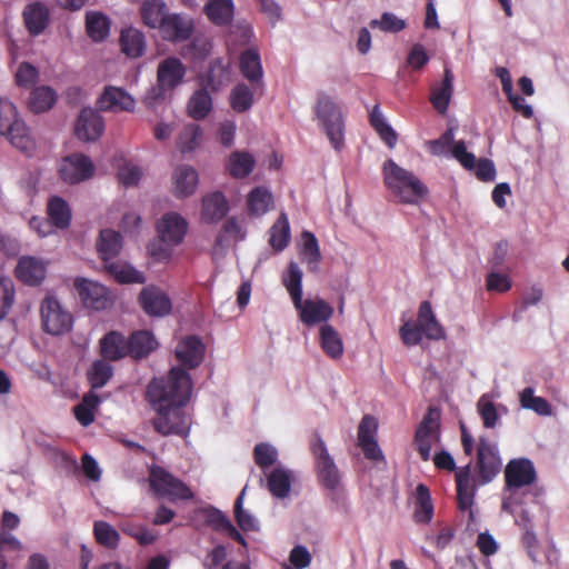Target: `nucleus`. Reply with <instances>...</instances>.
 <instances>
[{"label": "nucleus", "mask_w": 569, "mask_h": 569, "mask_svg": "<svg viewBox=\"0 0 569 569\" xmlns=\"http://www.w3.org/2000/svg\"><path fill=\"white\" fill-rule=\"evenodd\" d=\"M38 69L29 62H22L16 72V83L19 87L29 88L38 81Z\"/></svg>", "instance_id": "338daca9"}, {"label": "nucleus", "mask_w": 569, "mask_h": 569, "mask_svg": "<svg viewBox=\"0 0 569 569\" xmlns=\"http://www.w3.org/2000/svg\"><path fill=\"white\" fill-rule=\"evenodd\" d=\"M139 303L147 315L153 317L167 316L172 309L169 296L156 286H148L141 290Z\"/></svg>", "instance_id": "f3484780"}, {"label": "nucleus", "mask_w": 569, "mask_h": 569, "mask_svg": "<svg viewBox=\"0 0 569 569\" xmlns=\"http://www.w3.org/2000/svg\"><path fill=\"white\" fill-rule=\"evenodd\" d=\"M14 284L11 279L0 277V319L4 318L14 302Z\"/></svg>", "instance_id": "69168bd1"}, {"label": "nucleus", "mask_w": 569, "mask_h": 569, "mask_svg": "<svg viewBox=\"0 0 569 569\" xmlns=\"http://www.w3.org/2000/svg\"><path fill=\"white\" fill-rule=\"evenodd\" d=\"M439 440V417L432 408H429L415 433V445L423 461H428L430 459L432 445Z\"/></svg>", "instance_id": "1a4fd4ad"}, {"label": "nucleus", "mask_w": 569, "mask_h": 569, "mask_svg": "<svg viewBox=\"0 0 569 569\" xmlns=\"http://www.w3.org/2000/svg\"><path fill=\"white\" fill-rule=\"evenodd\" d=\"M229 102L233 111L247 112L254 102L253 90L246 83H238L230 92Z\"/></svg>", "instance_id": "5fc2aeb1"}, {"label": "nucleus", "mask_w": 569, "mask_h": 569, "mask_svg": "<svg viewBox=\"0 0 569 569\" xmlns=\"http://www.w3.org/2000/svg\"><path fill=\"white\" fill-rule=\"evenodd\" d=\"M206 346L197 336H187L182 338L176 347V358L181 365L180 369H194L203 360Z\"/></svg>", "instance_id": "4468645a"}, {"label": "nucleus", "mask_w": 569, "mask_h": 569, "mask_svg": "<svg viewBox=\"0 0 569 569\" xmlns=\"http://www.w3.org/2000/svg\"><path fill=\"white\" fill-rule=\"evenodd\" d=\"M278 459L277 449L267 442L257 443L253 448V460L262 470L271 467Z\"/></svg>", "instance_id": "680f3d73"}, {"label": "nucleus", "mask_w": 569, "mask_h": 569, "mask_svg": "<svg viewBox=\"0 0 569 569\" xmlns=\"http://www.w3.org/2000/svg\"><path fill=\"white\" fill-rule=\"evenodd\" d=\"M93 536L96 541L107 549L114 550L120 542L119 532L109 522L103 520L94 521Z\"/></svg>", "instance_id": "4d7b16f0"}, {"label": "nucleus", "mask_w": 569, "mask_h": 569, "mask_svg": "<svg viewBox=\"0 0 569 569\" xmlns=\"http://www.w3.org/2000/svg\"><path fill=\"white\" fill-rule=\"evenodd\" d=\"M282 283L288 290L293 306H298L302 299V271L297 262L289 263L287 272L282 276Z\"/></svg>", "instance_id": "37998d69"}, {"label": "nucleus", "mask_w": 569, "mask_h": 569, "mask_svg": "<svg viewBox=\"0 0 569 569\" xmlns=\"http://www.w3.org/2000/svg\"><path fill=\"white\" fill-rule=\"evenodd\" d=\"M41 319L43 329L53 336L67 332L72 325L71 315L63 310L59 301L52 297L43 300L41 308Z\"/></svg>", "instance_id": "9d476101"}, {"label": "nucleus", "mask_w": 569, "mask_h": 569, "mask_svg": "<svg viewBox=\"0 0 569 569\" xmlns=\"http://www.w3.org/2000/svg\"><path fill=\"white\" fill-rule=\"evenodd\" d=\"M240 71L243 77L250 81L253 86L261 84L262 79V66L260 54L254 49H247L240 56Z\"/></svg>", "instance_id": "f704fd0d"}, {"label": "nucleus", "mask_w": 569, "mask_h": 569, "mask_svg": "<svg viewBox=\"0 0 569 569\" xmlns=\"http://www.w3.org/2000/svg\"><path fill=\"white\" fill-rule=\"evenodd\" d=\"M476 470L481 483L490 482L501 470L498 448L486 437H480L477 443Z\"/></svg>", "instance_id": "6e6552de"}, {"label": "nucleus", "mask_w": 569, "mask_h": 569, "mask_svg": "<svg viewBox=\"0 0 569 569\" xmlns=\"http://www.w3.org/2000/svg\"><path fill=\"white\" fill-rule=\"evenodd\" d=\"M120 46L122 52L131 58L141 57L146 49L143 32L136 28H127L121 31Z\"/></svg>", "instance_id": "4c0bfd02"}, {"label": "nucleus", "mask_w": 569, "mask_h": 569, "mask_svg": "<svg viewBox=\"0 0 569 569\" xmlns=\"http://www.w3.org/2000/svg\"><path fill=\"white\" fill-rule=\"evenodd\" d=\"M369 122L371 127L375 129V131L379 134L381 140L389 147L393 148L398 141V134L397 132L391 128L390 124L387 123L385 120L379 104H376L370 114H369Z\"/></svg>", "instance_id": "a18cd8bd"}, {"label": "nucleus", "mask_w": 569, "mask_h": 569, "mask_svg": "<svg viewBox=\"0 0 569 569\" xmlns=\"http://www.w3.org/2000/svg\"><path fill=\"white\" fill-rule=\"evenodd\" d=\"M247 232L236 217L227 219L216 237L213 244L214 253L224 252L231 243L244 240Z\"/></svg>", "instance_id": "b1692460"}, {"label": "nucleus", "mask_w": 569, "mask_h": 569, "mask_svg": "<svg viewBox=\"0 0 569 569\" xmlns=\"http://www.w3.org/2000/svg\"><path fill=\"white\" fill-rule=\"evenodd\" d=\"M244 492H246V488L242 489V491L240 492V495L237 497V499L234 501V518H236L238 526L243 531H253V530L258 529L256 520L249 512H247L242 508Z\"/></svg>", "instance_id": "0e129e2a"}, {"label": "nucleus", "mask_w": 569, "mask_h": 569, "mask_svg": "<svg viewBox=\"0 0 569 569\" xmlns=\"http://www.w3.org/2000/svg\"><path fill=\"white\" fill-rule=\"evenodd\" d=\"M433 503L429 488L419 483L415 491L413 520L416 523L427 525L433 517Z\"/></svg>", "instance_id": "2f4dec72"}, {"label": "nucleus", "mask_w": 569, "mask_h": 569, "mask_svg": "<svg viewBox=\"0 0 569 569\" xmlns=\"http://www.w3.org/2000/svg\"><path fill=\"white\" fill-rule=\"evenodd\" d=\"M100 346L102 357L108 360H119L129 355L126 338L116 331L107 333Z\"/></svg>", "instance_id": "e433bc0d"}, {"label": "nucleus", "mask_w": 569, "mask_h": 569, "mask_svg": "<svg viewBox=\"0 0 569 569\" xmlns=\"http://www.w3.org/2000/svg\"><path fill=\"white\" fill-rule=\"evenodd\" d=\"M537 473L533 463L526 458L513 459L505 469V491H516L536 481Z\"/></svg>", "instance_id": "f8f14e48"}, {"label": "nucleus", "mask_w": 569, "mask_h": 569, "mask_svg": "<svg viewBox=\"0 0 569 569\" xmlns=\"http://www.w3.org/2000/svg\"><path fill=\"white\" fill-rule=\"evenodd\" d=\"M273 202L271 192L266 187L253 188L247 199V206L250 214H264Z\"/></svg>", "instance_id": "3c124183"}, {"label": "nucleus", "mask_w": 569, "mask_h": 569, "mask_svg": "<svg viewBox=\"0 0 569 569\" xmlns=\"http://www.w3.org/2000/svg\"><path fill=\"white\" fill-rule=\"evenodd\" d=\"M122 249V237L120 232L112 229H103L100 231L97 241V250L101 260L107 263L112 261Z\"/></svg>", "instance_id": "c756f323"}, {"label": "nucleus", "mask_w": 569, "mask_h": 569, "mask_svg": "<svg viewBox=\"0 0 569 569\" xmlns=\"http://www.w3.org/2000/svg\"><path fill=\"white\" fill-rule=\"evenodd\" d=\"M369 26L372 29L379 28L383 32L397 33L406 28V22L391 12H383L380 20L373 19Z\"/></svg>", "instance_id": "e2e57ef3"}, {"label": "nucleus", "mask_w": 569, "mask_h": 569, "mask_svg": "<svg viewBox=\"0 0 569 569\" xmlns=\"http://www.w3.org/2000/svg\"><path fill=\"white\" fill-rule=\"evenodd\" d=\"M57 92L48 86L34 88L29 97V108L34 113L50 110L57 101Z\"/></svg>", "instance_id": "a19ab883"}, {"label": "nucleus", "mask_w": 569, "mask_h": 569, "mask_svg": "<svg viewBox=\"0 0 569 569\" xmlns=\"http://www.w3.org/2000/svg\"><path fill=\"white\" fill-rule=\"evenodd\" d=\"M47 262L32 256L19 258L14 269L18 280L27 286H39L46 278Z\"/></svg>", "instance_id": "412c9836"}, {"label": "nucleus", "mask_w": 569, "mask_h": 569, "mask_svg": "<svg viewBox=\"0 0 569 569\" xmlns=\"http://www.w3.org/2000/svg\"><path fill=\"white\" fill-rule=\"evenodd\" d=\"M128 352L134 359L147 357L157 347V341L151 332L140 330L133 332L127 341Z\"/></svg>", "instance_id": "c9c22d12"}, {"label": "nucleus", "mask_w": 569, "mask_h": 569, "mask_svg": "<svg viewBox=\"0 0 569 569\" xmlns=\"http://www.w3.org/2000/svg\"><path fill=\"white\" fill-rule=\"evenodd\" d=\"M23 21L31 36H39L49 23V10L41 2L28 4L23 10Z\"/></svg>", "instance_id": "cd10ccee"}, {"label": "nucleus", "mask_w": 569, "mask_h": 569, "mask_svg": "<svg viewBox=\"0 0 569 569\" xmlns=\"http://www.w3.org/2000/svg\"><path fill=\"white\" fill-rule=\"evenodd\" d=\"M267 488L272 496L286 498L291 490V475L283 468L273 469L267 478Z\"/></svg>", "instance_id": "49530a36"}, {"label": "nucleus", "mask_w": 569, "mask_h": 569, "mask_svg": "<svg viewBox=\"0 0 569 569\" xmlns=\"http://www.w3.org/2000/svg\"><path fill=\"white\" fill-rule=\"evenodd\" d=\"M212 110V98L206 89L197 90L188 102V113L194 120L204 119Z\"/></svg>", "instance_id": "8fccbe9b"}, {"label": "nucleus", "mask_w": 569, "mask_h": 569, "mask_svg": "<svg viewBox=\"0 0 569 569\" xmlns=\"http://www.w3.org/2000/svg\"><path fill=\"white\" fill-rule=\"evenodd\" d=\"M228 211L227 198L220 191L212 192L202 199L201 217L207 222L221 220Z\"/></svg>", "instance_id": "7c9ffc66"}, {"label": "nucleus", "mask_w": 569, "mask_h": 569, "mask_svg": "<svg viewBox=\"0 0 569 569\" xmlns=\"http://www.w3.org/2000/svg\"><path fill=\"white\" fill-rule=\"evenodd\" d=\"M47 211L52 226L60 229L69 227L71 221V211L67 201L61 197H52L48 202Z\"/></svg>", "instance_id": "c03bdc74"}, {"label": "nucleus", "mask_w": 569, "mask_h": 569, "mask_svg": "<svg viewBox=\"0 0 569 569\" xmlns=\"http://www.w3.org/2000/svg\"><path fill=\"white\" fill-rule=\"evenodd\" d=\"M104 269L119 283H144L146 281L143 273L126 262L112 260L104 263Z\"/></svg>", "instance_id": "ea45409f"}, {"label": "nucleus", "mask_w": 569, "mask_h": 569, "mask_svg": "<svg viewBox=\"0 0 569 569\" xmlns=\"http://www.w3.org/2000/svg\"><path fill=\"white\" fill-rule=\"evenodd\" d=\"M378 421L373 416L362 417L358 427V446L366 459L371 461H385V456L376 439Z\"/></svg>", "instance_id": "ddd939ff"}, {"label": "nucleus", "mask_w": 569, "mask_h": 569, "mask_svg": "<svg viewBox=\"0 0 569 569\" xmlns=\"http://www.w3.org/2000/svg\"><path fill=\"white\" fill-rule=\"evenodd\" d=\"M254 163L249 152L234 151L229 157L228 171L234 178H246L252 172Z\"/></svg>", "instance_id": "864d4df0"}, {"label": "nucleus", "mask_w": 569, "mask_h": 569, "mask_svg": "<svg viewBox=\"0 0 569 569\" xmlns=\"http://www.w3.org/2000/svg\"><path fill=\"white\" fill-rule=\"evenodd\" d=\"M174 194L178 198L191 196L198 186V172L194 168L182 164L178 167L172 176Z\"/></svg>", "instance_id": "c85d7f7f"}, {"label": "nucleus", "mask_w": 569, "mask_h": 569, "mask_svg": "<svg viewBox=\"0 0 569 569\" xmlns=\"http://www.w3.org/2000/svg\"><path fill=\"white\" fill-rule=\"evenodd\" d=\"M104 131V120L99 111L83 108L78 117L74 133L82 141H96Z\"/></svg>", "instance_id": "a211bd4d"}, {"label": "nucleus", "mask_w": 569, "mask_h": 569, "mask_svg": "<svg viewBox=\"0 0 569 569\" xmlns=\"http://www.w3.org/2000/svg\"><path fill=\"white\" fill-rule=\"evenodd\" d=\"M383 181L403 203H418L428 193L427 186L412 172L398 166L392 159L383 164Z\"/></svg>", "instance_id": "f03ea898"}, {"label": "nucleus", "mask_w": 569, "mask_h": 569, "mask_svg": "<svg viewBox=\"0 0 569 569\" xmlns=\"http://www.w3.org/2000/svg\"><path fill=\"white\" fill-rule=\"evenodd\" d=\"M201 137L202 131L198 124H187L178 137V148L183 153L193 151L199 146Z\"/></svg>", "instance_id": "052dcab7"}, {"label": "nucleus", "mask_w": 569, "mask_h": 569, "mask_svg": "<svg viewBox=\"0 0 569 569\" xmlns=\"http://www.w3.org/2000/svg\"><path fill=\"white\" fill-rule=\"evenodd\" d=\"M113 375L112 366L102 360H96L88 370V381L92 389H100L107 385Z\"/></svg>", "instance_id": "13d9d810"}, {"label": "nucleus", "mask_w": 569, "mask_h": 569, "mask_svg": "<svg viewBox=\"0 0 569 569\" xmlns=\"http://www.w3.org/2000/svg\"><path fill=\"white\" fill-rule=\"evenodd\" d=\"M520 405L525 409H530L540 416H550L552 409L550 403L542 397H537L531 387L525 388L520 393Z\"/></svg>", "instance_id": "bf43d9fd"}, {"label": "nucleus", "mask_w": 569, "mask_h": 569, "mask_svg": "<svg viewBox=\"0 0 569 569\" xmlns=\"http://www.w3.org/2000/svg\"><path fill=\"white\" fill-rule=\"evenodd\" d=\"M453 80L451 69L445 68L443 79L430 87V102L440 114H445L448 110L453 93Z\"/></svg>", "instance_id": "4be33fe9"}, {"label": "nucleus", "mask_w": 569, "mask_h": 569, "mask_svg": "<svg viewBox=\"0 0 569 569\" xmlns=\"http://www.w3.org/2000/svg\"><path fill=\"white\" fill-rule=\"evenodd\" d=\"M162 37L169 41H183L192 34V22L178 13H168L159 28Z\"/></svg>", "instance_id": "5701e85b"}, {"label": "nucleus", "mask_w": 569, "mask_h": 569, "mask_svg": "<svg viewBox=\"0 0 569 569\" xmlns=\"http://www.w3.org/2000/svg\"><path fill=\"white\" fill-rule=\"evenodd\" d=\"M74 287L84 307L93 310H103L109 307L111 299L104 286L86 279H77Z\"/></svg>", "instance_id": "2eb2a0df"}, {"label": "nucleus", "mask_w": 569, "mask_h": 569, "mask_svg": "<svg viewBox=\"0 0 569 569\" xmlns=\"http://www.w3.org/2000/svg\"><path fill=\"white\" fill-rule=\"evenodd\" d=\"M317 119L336 150L343 144V118L339 107L325 92L318 93L313 108Z\"/></svg>", "instance_id": "39448f33"}, {"label": "nucleus", "mask_w": 569, "mask_h": 569, "mask_svg": "<svg viewBox=\"0 0 569 569\" xmlns=\"http://www.w3.org/2000/svg\"><path fill=\"white\" fill-rule=\"evenodd\" d=\"M86 30L88 36L96 42L106 39L110 31V21L101 12L91 11L86 16Z\"/></svg>", "instance_id": "09e8293b"}, {"label": "nucleus", "mask_w": 569, "mask_h": 569, "mask_svg": "<svg viewBox=\"0 0 569 569\" xmlns=\"http://www.w3.org/2000/svg\"><path fill=\"white\" fill-rule=\"evenodd\" d=\"M290 241V224L288 217L281 212L273 226L270 229V246L277 250H283Z\"/></svg>", "instance_id": "603ef678"}, {"label": "nucleus", "mask_w": 569, "mask_h": 569, "mask_svg": "<svg viewBox=\"0 0 569 569\" xmlns=\"http://www.w3.org/2000/svg\"><path fill=\"white\" fill-rule=\"evenodd\" d=\"M400 338L407 347L417 346L421 342L423 333L416 322L406 321L399 330Z\"/></svg>", "instance_id": "774afa93"}, {"label": "nucleus", "mask_w": 569, "mask_h": 569, "mask_svg": "<svg viewBox=\"0 0 569 569\" xmlns=\"http://www.w3.org/2000/svg\"><path fill=\"white\" fill-rule=\"evenodd\" d=\"M149 485L159 498L172 500H189L193 498L191 489L180 479L160 466H152L149 470Z\"/></svg>", "instance_id": "423d86ee"}, {"label": "nucleus", "mask_w": 569, "mask_h": 569, "mask_svg": "<svg viewBox=\"0 0 569 569\" xmlns=\"http://www.w3.org/2000/svg\"><path fill=\"white\" fill-rule=\"evenodd\" d=\"M319 342L322 351L331 359H340L343 355V342L338 331L328 323L319 329Z\"/></svg>", "instance_id": "473e14b6"}, {"label": "nucleus", "mask_w": 569, "mask_h": 569, "mask_svg": "<svg viewBox=\"0 0 569 569\" xmlns=\"http://www.w3.org/2000/svg\"><path fill=\"white\" fill-rule=\"evenodd\" d=\"M416 323L420 327L423 336L430 340H440L446 336L445 329L435 317L431 303L427 300L419 306Z\"/></svg>", "instance_id": "bb28decb"}, {"label": "nucleus", "mask_w": 569, "mask_h": 569, "mask_svg": "<svg viewBox=\"0 0 569 569\" xmlns=\"http://www.w3.org/2000/svg\"><path fill=\"white\" fill-rule=\"evenodd\" d=\"M302 248L300 256L303 262L307 263L310 272L318 271V264L321 261V252L318 244V240L315 234L310 231H303L302 234Z\"/></svg>", "instance_id": "79ce46f5"}, {"label": "nucleus", "mask_w": 569, "mask_h": 569, "mask_svg": "<svg viewBox=\"0 0 569 569\" xmlns=\"http://www.w3.org/2000/svg\"><path fill=\"white\" fill-rule=\"evenodd\" d=\"M100 401V397L97 393L90 391L82 397L80 403L74 406V417L83 427H88L94 421V411L98 408Z\"/></svg>", "instance_id": "de8ad7c7"}, {"label": "nucleus", "mask_w": 569, "mask_h": 569, "mask_svg": "<svg viewBox=\"0 0 569 569\" xmlns=\"http://www.w3.org/2000/svg\"><path fill=\"white\" fill-rule=\"evenodd\" d=\"M310 450L315 458V468L319 482L330 491L337 490L341 482V475L319 435H316L311 440Z\"/></svg>", "instance_id": "0eeeda50"}, {"label": "nucleus", "mask_w": 569, "mask_h": 569, "mask_svg": "<svg viewBox=\"0 0 569 569\" xmlns=\"http://www.w3.org/2000/svg\"><path fill=\"white\" fill-rule=\"evenodd\" d=\"M187 229L186 219L176 212L166 213L157 223L159 238L171 246H178L182 242Z\"/></svg>", "instance_id": "6ab92c4d"}, {"label": "nucleus", "mask_w": 569, "mask_h": 569, "mask_svg": "<svg viewBox=\"0 0 569 569\" xmlns=\"http://www.w3.org/2000/svg\"><path fill=\"white\" fill-rule=\"evenodd\" d=\"M456 485L459 510H470L475 498V487L471 479V462L456 471Z\"/></svg>", "instance_id": "393cba45"}, {"label": "nucleus", "mask_w": 569, "mask_h": 569, "mask_svg": "<svg viewBox=\"0 0 569 569\" xmlns=\"http://www.w3.org/2000/svg\"><path fill=\"white\" fill-rule=\"evenodd\" d=\"M94 166L89 157L73 153L62 159L59 173L61 179L70 184L79 183L93 176Z\"/></svg>", "instance_id": "9b49d317"}, {"label": "nucleus", "mask_w": 569, "mask_h": 569, "mask_svg": "<svg viewBox=\"0 0 569 569\" xmlns=\"http://www.w3.org/2000/svg\"><path fill=\"white\" fill-rule=\"evenodd\" d=\"M231 80V68L229 64H224L222 60L217 59L211 61L208 76H207V84L208 87L217 91L221 87L228 84Z\"/></svg>", "instance_id": "6e6d98bb"}, {"label": "nucleus", "mask_w": 569, "mask_h": 569, "mask_svg": "<svg viewBox=\"0 0 569 569\" xmlns=\"http://www.w3.org/2000/svg\"><path fill=\"white\" fill-rule=\"evenodd\" d=\"M100 111H127L132 112L136 100L124 89L108 86L97 101Z\"/></svg>", "instance_id": "aec40b11"}, {"label": "nucleus", "mask_w": 569, "mask_h": 569, "mask_svg": "<svg viewBox=\"0 0 569 569\" xmlns=\"http://www.w3.org/2000/svg\"><path fill=\"white\" fill-rule=\"evenodd\" d=\"M232 0H208L204 12L208 19L216 26H227L233 18Z\"/></svg>", "instance_id": "58836bf2"}, {"label": "nucleus", "mask_w": 569, "mask_h": 569, "mask_svg": "<svg viewBox=\"0 0 569 569\" xmlns=\"http://www.w3.org/2000/svg\"><path fill=\"white\" fill-rule=\"evenodd\" d=\"M295 308L299 311L300 321L308 327L325 325L333 315V308L321 298L301 299Z\"/></svg>", "instance_id": "dca6fc26"}, {"label": "nucleus", "mask_w": 569, "mask_h": 569, "mask_svg": "<svg viewBox=\"0 0 569 569\" xmlns=\"http://www.w3.org/2000/svg\"><path fill=\"white\" fill-rule=\"evenodd\" d=\"M416 323L420 327L423 336L430 340H440L446 336L445 329L435 317L431 303L427 300L419 306Z\"/></svg>", "instance_id": "a878e982"}, {"label": "nucleus", "mask_w": 569, "mask_h": 569, "mask_svg": "<svg viewBox=\"0 0 569 569\" xmlns=\"http://www.w3.org/2000/svg\"><path fill=\"white\" fill-rule=\"evenodd\" d=\"M192 379L180 368H171L166 377L153 378L146 391V399L156 417L153 429L161 436L187 437L191 427V418L184 407L192 393Z\"/></svg>", "instance_id": "f257e3e1"}, {"label": "nucleus", "mask_w": 569, "mask_h": 569, "mask_svg": "<svg viewBox=\"0 0 569 569\" xmlns=\"http://www.w3.org/2000/svg\"><path fill=\"white\" fill-rule=\"evenodd\" d=\"M186 74V67L179 58L169 57L162 60L157 69V86L152 87L144 97L147 106H154L166 98L167 91L178 87Z\"/></svg>", "instance_id": "20e7f679"}, {"label": "nucleus", "mask_w": 569, "mask_h": 569, "mask_svg": "<svg viewBox=\"0 0 569 569\" xmlns=\"http://www.w3.org/2000/svg\"><path fill=\"white\" fill-rule=\"evenodd\" d=\"M0 134L6 136L11 144L24 153L34 149V142L26 123L18 118L16 106L8 99L0 98Z\"/></svg>", "instance_id": "7ed1b4c3"}, {"label": "nucleus", "mask_w": 569, "mask_h": 569, "mask_svg": "<svg viewBox=\"0 0 569 569\" xmlns=\"http://www.w3.org/2000/svg\"><path fill=\"white\" fill-rule=\"evenodd\" d=\"M168 13V6L162 0H144L140 7L143 23L152 29H159Z\"/></svg>", "instance_id": "72a5a7b5"}]
</instances>
